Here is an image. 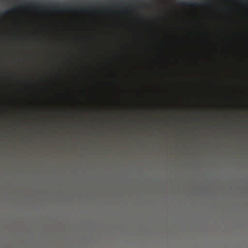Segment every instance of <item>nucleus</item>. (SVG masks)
Instances as JSON below:
<instances>
[{
  "label": "nucleus",
  "instance_id": "1",
  "mask_svg": "<svg viewBox=\"0 0 248 248\" xmlns=\"http://www.w3.org/2000/svg\"><path fill=\"white\" fill-rule=\"evenodd\" d=\"M200 2H240L242 3L243 2H248V1H199Z\"/></svg>",
  "mask_w": 248,
  "mask_h": 248
},
{
  "label": "nucleus",
  "instance_id": "6",
  "mask_svg": "<svg viewBox=\"0 0 248 248\" xmlns=\"http://www.w3.org/2000/svg\"><path fill=\"white\" fill-rule=\"evenodd\" d=\"M190 2H192V0H190Z\"/></svg>",
  "mask_w": 248,
  "mask_h": 248
},
{
  "label": "nucleus",
  "instance_id": "3",
  "mask_svg": "<svg viewBox=\"0 0 248 248\" xmlns=\"http://www.w3.org/2000/svg\"><path fill=\"white\" fill-rule=\"evenodd\" d=\"M179 2H182V3H183V2H186V1H183V0H181V1H179Z\"/></svg>",
  "mask_w": 248,
  "mask_h": 248
},
{
  "label": "nucleus",
  "instance_id": "5",
  "mask_svg": "<svg viewBox=\"0 0 248 248\" xmlns=\"http://www.w3.org/2000/svg\"><path fill=\"white\" fill-rule=\"evenodd\" d=\"M157 2H159V0H157Z\"/></svg>",
  "mask_w": 248,
  "mask_h": 248
},
{
  "label": "nucleus",
  "instance_id": "4",
  "mask_svg": "<svg viewBox=\"0 0 248 248\" xmlns=\"http://www.w3.org/2000/svg\"><path fill=\"white\" fill-rule=\"evenodd\" d=\"M24 2H26V0H24Z\"/></svg>",
  "mask_w": 248,
  "mask_h": 248
},
{
  "label": "nucleus",
  "instance_id": "2",
  "mask_svg": "<svg viewBox=\"0 0 248 248\" xmlns=\"http://www.w3.org/2000/svg\"><path fill=\"white\" fill-rule=\"evenodd\" d=\"M10 12V10H7V11H6L4 13H3V15L4 16H5L6 15H7V14H8L9 12Z\"/></svg>",
  "mask_w": 248,
  "mask_h": 248
}]
</instances>
